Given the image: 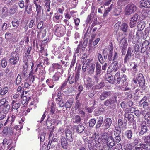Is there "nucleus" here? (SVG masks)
I'll list each match as a JSON object with an SVG mask.
<instances>
[{"instance_id": "obj_50", "label": "nucleus", "mask_w": 150, "mask_h": 150, "mask_svg": "<svg viewBox=\"0 0 150 150\" xmlns=\"http://www.w3.org/2000/svg\"><path fill=\"white\" fill-rule=\"evenodd\" d=\"M56 101L57 102H58V103L59 106L61 107H63L65 105V104L64 102L62 100V99H61L59 100H58V99H56Z\"/></svg>"}, {"instance_id": "obj_45", "label": "nucleus", "mask_w": 150, "mask_h": 150, "mask_svg": "<svg viewBox=\"0 0 150 150\" xmlns=\"http://www.w3.org/2000/svg\"><path fill=\"white\" fill-rule=\"evenodd\" d=\"M132 135V132L131 130H127L125 132V135L128 139H131Z\"/></svg>"}, {"instance_id": "obj_22", "label": "nucleus", "mask_w": 150, "mask_h": 150, "mask_svg": "<svg viewBox=\"0 0 150 150\" xmlns=\"http://www.w3.org/2000/svg\"><path fill=\"white\" fill-rule=\"evenodd\" d=\"M54 137H55V136H54L53 135H52V137H50V138L49 137V138L50 139L51 138H52V141H50L49 142V143L48 144L47 147H49L52 148L53 147V142H57V138H54Z\"/></svg>"}, {"instance_id": "obj_58", "label": "nucleus", "mask_w": 150, "mask_h": 150, "mask_svg": "<svg viewBox=\"0 0 150 150\" xmlns=\"http://www.w3.org/2000/svg\"><path fill=\"white\" fill-rule=\"evenodd\" d=\"M21 80V77L20 75L18 74L16 79V84L17 85L19 84Z\"/></svg>"}, {"instance_id": "obj_25", "label": "nucleus", "mask_w": 150, "mask_h": 150, "mask_svg": "<svg viewBox=\"0 0 150 150\" xmlns=\"http://www.w3.org/2000/svg\"><path fill=\"white\" fill-rule=\"evenodd\" d=\"M62 18V15L57 13L55 14L53 20L56 23H59L61 22Z\"/></svg>"}, {"instance_id": "obj_5", "label": "nucleus", "mask_w": 150, "mask_h": 150, "mask_svg": "<svg viewBox=\"0 0 150 150\" xmlns=\"http://www.w3.org/2000/svg\"><path fill=\"white\" fill-rule=\"evenodd\" d=\"M117 102V97L114 96L110 98L107 100L104 103V104L106 106H109L110 107L113 106L114 105L115 103Z\"/></svg>"}, {"instance_id": "obj_52", "label": "nucleus", "mask_w": 150, "mask_h": 150, "mask_svg": "<svg viewBox=\"0 0 150 150\" xmlns=\"http://www.w3.org/2000/svg\"><path fill=\"white\" fill-rule=\"evenodd\" d=\"M115 136L114 141L116 143H118L121 140V138L120 135L118 134H114Z\"/></svg>"}, {"instance_id": "obj_43", "label": "nucleus", "mask_w": 150, "mask_h": 150, "mask_svg": "<svg viewBox=\"0 0 150 150\" xmlns=\"http://www.w3.org/2000/svg\"><path fill=\"white\" fill-rule=\"evenodd\" d=\"M128 0H119L118 1V4L119 6L121 7L127 3Z\"/></svg>"}, {"instance_id": "obj_47", "label": "nucleus", "mask_w": 150, "mask_h": 150, "mask_svg": "<svg viewBox=\"0 0 150 150\" xmlns=\"http://www.w3.org/2000/svg\"><path fill=\"white\" fill-rule=\"evenodd\" d=\"M6 102V100L5 98H3L0 100V111L2 110L4 107L3 105Z\"/></svg>"}, {"instance_id": "obj_38", "label": "nucleus", "mask_w": 150, "mask_h": 150, "mask_svg": "<svg viewBox=\"0 0 150 150\" xmlns=\"http://www.w3.org/2000/svg\"><path fill=\"white\" fill-rule=\"evenodd\" d=\"M12 25L13 27L17 28L19 25L18 21L17 19H14L12 22Z\"/></svg>"}, {"instance_id": "obj_64", "label": "nucleus", "mask_w": 150, "mask_h": 150, "mask_svg": "<svg viewBox=\"0 0 150 150\" xmlns=\"http://www.w3.org/2000/svg\"><path fill=\"white\" fill-rule=\"evenodd\" d=\"M69 81V83L70 84H72L75 82V78L74 76H72L71 77H69L67 80Z\"/></svg>"}, {"instance_id": "obj_41", "label": "nucleus", "mask_w": 150, "mask_h": 150, "mask_svg": "<svg viewBox=\"0 0 150 150\" xmlns=\"http://www.w3.org/2000/svg\"><path fill=\"white\" fill-rule=\"evenodd\" d=\"M138 65L135 62L133 63V66L132 67V74H135L136 73H137L138 71L137 69Z\"/></svg>"}, {"instance_id": "obj_63", "label": "nucleus", "mask_w": 150, "mask_h": 150, "mask_svg": "<svg viewBox=\"0 0 150 150\" xmlns=\"http://www.w3.org/2000/svg\"><path fill=\"white\" fill-rule=\"evenodd\" d=\"M76 56H74L73 57V58L71 62V64L70 66V68H71L76 63Z\"/></svg>"}, {"instance_id": "obj_18", "label": "nucleus", "mask_w": 150, "mask_h": 150, "mask_svg": "<svg viewBox=\"0 0 150 150\" xmlns=\"http://www.w3.org/2000/svg\"><path fill=\"white\" fill-rule=\"evenodd\" d=\"M145 123L143 122L141 125V130L139 133V135H142L147 131V126L145 125Z\"/></svg>"}, {"instance_id": "obj_13", "label": "nucleus", "mask_w": 150, "mask_h": 150, "mask_svg": "<svg viewBox=\"0 0 150 150\" xmlns=\"http://www.w3.org/2000/svg\"><path fill=\"white\" fill-rule=\"evenodd\" d=\"M95 142L97 146V147H99L102 144H103V142H102L101 140V138H100L98 134L95 133L94 137Z\"/></svg>"}, {"instance_id": "obj_34", "label": "nucleus", "mask_w": 150, "mask_h": 150, "mask_svg": "<svg viewBox=\"0 0 150 150\" xmlns=\"http://www.w3.org/2000/svg\"><path fill=\"white\" fill-rule=\"evenodd\" d=\"M108 138V134L106 133H103L100 137L101 140L102 141V142H103L104 143L107 142Z\"/></svg>"}, {"instance_id": "obj_8", "label": "nucleus", "mask_w": 150, "mask_h": 150, "mask_svg": "<svg viewBox=\"0 0 150 150\" xmlns=\"http://www.w3.org/2000/svg\"><path fill=\"white\" fill-rule=\"evenodd\" d=\"M147 98L145 96L140 101L139 105L140 107L143 106L144 109H147L149 108V104L148 102L146 101Z\"/></svg>"}, {"instance_id": "obj_33", "label": "nucleus", "mask_w": 150, "mask_h": 150, "mask_svg": "<svg viewBox=\"0 0 150 150\" xmlns=\"http://www.w3.org/2000/svg\"><path fill=\"white\" fill-rule=\"evenodd\" d=\"M32 11V6L29 4H27L25 5V11H26L28 14H30Z\"/></svg>"}, {"instance_id": "obj_39", "label": "nucleus", "mask_w": 150, "mask_h": 150, "mask_svg": "<svg viewBox=\"0 0 150 150\" xmlns=\"http://www.w3.org/2000/svg\"><path fill=\"white\" fill-rule=\"evenodd\" d=\"M61 76V74L60 72L56 73L53 77V79L54 81H57Z\"/></svg>"}, {"instance_id": "obj_6", "label": "nucleus", "mask_w": 150, "mask_h": 150, "mask_svg": "<svg viewBox=\"0 0 150 150\" xmlns=\"http://www.w3.org/2000/svg\"><path fill=\"white\" fill-rule=\"evenodd\" d=\"M118 64L117 62L114 61L113 63H111L109 67L108 71L110 72L114 71L115 72L120 68V66L117 65Z\"/></svg>"}, {"instance_id": "obj_10", "label": "nucleus", "mask_w": 150, "mask_h": 150, "mask_svg": "<svg viewBox=\"0 0 150 150\" xmlns=\"http://www.w3.org/2000/svg\"><path fill=\"white\" fill-rule=\"evenodd\" d=\"M19 60V58L18 55L16 54L14 55L12 54L9 61L11 64L15 65L18 62Z\"/></svg>"}, {"instance_id": "obj_54", "label": "nucleus", "mask_w": 150, "mask_h": 150, "mask_svg": "<svg viewBox=\"0 0 150 150\" xmlns=\"http://www.w3.org/2000/svg\"><path fill=\"white\" fill-rule=\"evenodd\" d=\"M144 142L147 144H150V136L145 137L144 139Z\"/></svg>"}, {"instance_id": "obj_32", "label": "nucleus", "mask_w": 150, "mask_h": 150, "mask_svg": "<svg viewBox=\"0 0 150 150\" xmlns=\"http://www.w3.org/2000/svg\"><path fill=\"white\" fill-rule=\"evenodd\" d=\"M85 129V127L82 124H80L78 125L77 127L76 130L78 133H81Z\"/></svg>"}, {"instance_id": "obj_55", "label": "nucleus", "mask_w": 150, "mask_h": 150, "mask_svg": "<svg viewBox=\"0 0 150 150\" xmlns=\"http://www.w3.org/2000/svg\"><path fill=\"white\" fill-rule=\"evenodd\" d=\"M96 123V120L94 119H91L89 122V125L90 127H93Z\"/></svg>"}, {"instance_id": "obj_46", "label": "nucleus", "mask_w": 150, "mask_h": 150, "mask_svg": "<svg viewBox=\"0 0 150 150\" xmlns=\"http://www.w3.org/2000/svg\"><path fill=\"white\" fill-rule=\"evenodd\" d=\"M10 108V105H7L6 107H4L2 108L3 112L4 113H7Z\"/></svg>"}, {"instance_id": "obj_42", "label": "nucleus", "mask_w": 150, "mask_h": 150, "mask_svg": "<svg viewBox=\"0 0 150 150\" xmlns=\"http://www.w3.org/2000/svg\"><path fill=\"white\" fill-rule=\"evenodd\" d=\"M101 66L99 64L97 63L96 64V74L98 75L101 73Z\"/></svg>"}, {"instance_id": "obj_15", "label": "nucleus", "mask_w": 150, "mask_h": 150, "mask_svg": "<svg viewBox=\"0 0 150 150\" xmlns=\"http://www.w3.org/2000/svg\"><path fill=\"white\" fill-rule=\"evenodd\" d=\"M60 142L61 146L63 149H66L68 148V142L64 137H62Z\"/></svg>"}, {"instance_id": "obj_59", "label": "nucleus", "mask_w": 150, "mask_h": 150, "mask_svg": "<svg viewBox=\"0 0 150 150\" xmlns=\"http://www.w3.org/2000/svg\"><path fill=\"white\" fill-rule=\"evenodd\" d=\"M98 58L100 63H103V59L101 54L99 53L98 54Z\"/></svg>"}, {"instance_id": "obj_31", "label": "nucleus", "mask_w": 150, "mask_h": 150, "mask_svg": "<svg viewBox=\"0 0 150 150\" xmlns=\"http://www.w3.org/2000/svg\"><path fill=\"white\" fill-rule=\"evenodd\" d=\"M17 10V6L16 5L14 4L9 10V13L11 14H13L15 13Z\"/></svg>"}, {"instance_id": "obj_51", "label": "nucleus", "mask_w": 150, "mask_h": 150, "mask_svg": "<svg viewBox=\"0 0 150 150\" xmlns=\"http://www.w3.org/2000/svg\"><path fill=\"white\" fill-rule=\"evenodd\" d=\"M71 4L73 7H75L78 3V0H71Z\"/></svg>"}, {"instance_id": "obj_14", "label": "nucleus", "mask_w": 150, "mask_h": 150, "mask_svg": "<svg viewBox=\"0 0 150 150\" xmlns=\"http://www.w3.org/2000/svg\"><path fill=\"white\" fill-rule=\"evenodd\" d=\"M111 95L112 93L111 91H104L100 95V99L101 100H103L108 97L110 96Z\"/></svg>"}, {"instance_id": "obj_36", "label": "nucleus", "mask_w": 150, "mask_h": 150, "mask_svg": "<svg viewBox=\"0 0 150 150\" xmlns=\"http://www.w3.org/2000/svg\"><path fill=\"white\" fill-rule=\"evenodd\" d=\"M121 128L119 127L118 125L116 126L115 127L114 134H118V135H120L121 132Z\"/></svg>"}, {"instance_id": "obj_29", "label": "nucleus", "mask_w": 150, "mask_h": 150, "mask_svg": "<svg viewBox=\"0 0 150 150\" xmlns=\"http://www.w3.org/2000/svg\"><path fill=\"white\" fill-rule=\"evenodd\" d=\"M73 100H74L73 98L69 99L65 103V107L68 108H70L73 103Z\"/></svg>"}, {"instance_id": "obj_61", "label": "nucleus", "mask_w": 150, "mask_h": 150, "mask_svg": "<svg viewBox=\"0 0 150 150\" xmlns=\"http://www.w3.org/2000/svg\"><path fill=\"white\" fill-rule=\"evenodd\" d=\"M7 64V62L5 59H3L1 61V66L3 68L6 67Z\"/></svg>"}, {"instance_id": "obj_21", "label": "nucleus", "mask_w": 150, "mask_h": 150, "mask_svg": "<svg viewBox=\"0 0 150 150\" xmlns=\"http://www.w3.org/2000/svg\"><path fill=\"white\" fill-rule=\"evenodd\" d=\"M88 146L90 150H93L97 147V146L96 144H94L92 140H90L88 142Z\"/></svg>"}, {"instance_id": "obj_27", "label": "nucleus", "mask_w": 150, "mask_h": 150, "mask_svg": "<svg viewBox=\"0 0 150 150\" xmlns=\"http://www.w3.org/2000/svg\"><path fill=\"white\" fill-rule=\"evenodd\" d=\"M128 24L125 23H122L120 26L121 30L124 32H126L128 28Z\"/></svg>"}, {"instance_id": "obj_24", "label": "nucleus", "mask_w": 150, "mask_h": 150, "mask_svg": "<svg viewBox=\"0 0 150 150\" xmlns=\"http://www.w3.org/2000/svg\"><path fill=\"white\" fill-rule=\"evenodd\" d=\"M108 59L110 61H111L112 59V53L113 52V48L112 45L110 46L108 50Z\"/></svg>"}, {"instance_id": "obj_44", "label": "nucleus", "mask_w": 150, "mask_h": 150, "mask_svg": "<svg viewBox=\"0 0 150 150\" xmlns=\"http://www.w3.org/2000/svg\"><path fill=\"white\" fill-rule=\"evenodd\" d=\"M8 90V88L7 87H5L2 89L1 91L0 92V94L1 95H4L7 93Z\"/></svg>"}, {"instance_id": "obj_37", "label": "nucleus", "mask_w": 150, "mask_h": 150, "mask_svg": "<svg viewBox=\"0 0 150 150\" xmlns=\"http://www.w3.org/2000/svg\"><path fill=\"white\" fill-rule=\"evenodd\" d=\"M8 10L7 7L4 6L3 7L1 10V14L4 16H7Z\"/></svg>"}, {"instance_id": "obj_20", "label": "nucleus", "mask_w": 150, "mask_h": 150, "mask_svg": "<svg viewBox=\"0 0 150 150\" xmlns=\"http://www.w3.org/2000/svg\"><path fill=\"white\" fill-rule=\"evenodd\" d=\"M106 80L111 83H114V80L113 79L112 75L110 73L107 74L105 76Z\"/></svg>"}, {"instance_id": "obj_28", "label": "nucleus", "mask_w": 150, "mask_h": 150, "mask_svg": "<svg viewBox=\"0 0 150 150\" xmlns=\"http://www.w3.org/2000/svg\"><path fill=\"white\" fill-rule=\"evenodd\" d=\"M20 103H16L15 100H13L11 103L12 108L14 110H17L20 107Z\"/></svg>"}, {"instance_id": "obj_40", "label": "nucleus", "mask_w": 150, "mask_h": 150, "mask_svg": "<svg viewBox=\"0 0 150 150\" xmlns=\"http://www.w3.org/2000/svg\"><path fill=\"white\" fill-rule=\"evenodd\" d=\"M103 117L100 116L98 118V120L96 125L97 128L99 127L101 125L103 121Z\"/></svg>"}, {"instance_id": "obj_35", "label": "nucleus", "mask_w": 150, "mask_h": 150, "mask_svg": "<svg viewBox=\"0 0 150 150\" xmlns=\"http://www.w3.org/2000/svg\"><path fill=\"white\" fill-rule=\"evenodd\" d=\"M50 2L51 1L50 0H45L44 2L45 5L48 12H49L50 11Z\"/></svg>"}, {"instance_id": "obj_19", "label": "nucleus", "mask_w": 150, "mask_h": 150, "mask_svg": "<svg viewBox=\"0 0 150 150\" xmlns=\"http://www.w3.org/2000/svg\"><path fill=\"white\" fill-rule=\"evenodd\" d=\"M86 79V81L85 82V84L86 88L89 89L92 86L93 84L92 83V79L88 77Z\"/></svg>"}, {"instance_id": "obj_11", "label": "nucleus", "mask_w": 150, "mask_h": 150, "mask_svg": "<svg viewBox=\"0 0 150 150\" xmlns=\"http://www.w3.org/2000/svg\"><path fill=\"white\" fill-rule=\"evenodd\" d=\"M138 17V15L135 14L131 18L130 22V26L131 28H133L135 26Z\"/></svg>"}, {"instance_id": "obj_53", "label": "nucleus", "mask_w": 150, "mask_h": 150, "mask_svg": "<svg viewBox=\"0 0 150 150\" xmlns=\"http://www.w3.org/2000/svg\"><path fill=\"white\" fill-rule=\"evenodd\" d=\"M55 108L53 104H52L50 108V113L49 115H52L55 112Z\"/></svg>"}, {"instance_id": "obj_2", "label": "nucleus", "mask_w": 150, "mask_h": 150, "mask_svg": "<svg viewBox=\"0 0 150 150\" xmlns=\"http://www.w3.org/2000/svg\"><path fill=\"white\" fill-rule=\"evenodd\" d=\"M133 81L135 83L138 84L141 86H144V84L145 80L143 75L141 73L139 74L137 78L133 79Z\"/></svg>"}, {"instance_id": "obj_62", "label": "nucleus", "mask_w": 150, "mask_h": 150, "mask_svg": "<svg viewBox=\"0 0 150 150\" xmlns=\"http://www.w3.org/2000/svg\"><path fill=\"white\" fill-rule=\"evenodd\" d=\"M16 116L14 115H12L10 117H8L6 120V122H8V121L11 120L12 122H13L15 120Z\"/></svg>"}, {"instance_id": "obj_1", "label": "nucleus", "mask_w": 150, "mask_h": 150, "mask_svg": "<svg viewBox=\"0 0 150 150\" xmlns=\"http://www.w3.org/2000/svg\"><path fill=\"white\" fill-rule=\"evenodd\" d=\"M136 10V6L132 4L127 5L125 8V13L127 15H129L134 13Z\"/></svg>"}, {"instance_id": "obj_26", "label": "nucleus", "mask_w": 150, "mask_h": 150, "mask_svg": "<svg viewBox=\"0 0 150 150\" xmlns=\"http://www.w3.org/2000/svg\"><path fill=\"white\" fill-rule=\"evenodd\" d=\"M120 46L122 49H125L127 46V41L125 39H122L120 42Z\"/></svg>"}, {"instance_id": "obj_49", "label": "nucleus", "mask_w": 150, "mask_h": 150, "mask_svg": "<svg viewBox=\"0 0 150 150\" xmlns=\"http://www.w3.org/2000/svg\"><path fill=\"white\" fill-rule=\"evenodd\" d=\"M8 128H9L7 127H4L2 131L3 134L5 135H7L8 134H12V132H8Z\"/></svg>"}, {"instance_id": "obj_9", "label": "nucleus", "mask_w": 150, "mask_h": 150, "mask_svg": "<svg viewBox=\"0 0 150 150\" xmlns=\"http://www.w3.org/2000/svg\"><path fill=\"white\" fill-rule=\"evenodd\" d=\"M65 134L68 141L71 142H73V139L72 137L73 132L68 129H66L65 131Z\"/></svg>"}, {"instance_id": "obj_16", "label": "nucleus", "mask_w": 150, "mask_h": 150, "mask_svg": "<svg viewBox=\"0 0 150 150\" xmlns=\"http://www.w3.org/2000/svg\"><path fill=\"white\" fill-rule=\"evenodd\" d=\"M112 123V120L111 118H106L104 121V128L105 129H107L110 128Z\"/></svg>"}, {"instance_id": "obj_48", "label": "nucleus", "mask_w": 150, "mask_h": 150, "mask_svg": "<svg viewBox=\"0 0 150 150\" xmlns=\"http://www.w3.org/2000/svg\"><path fill=\"white\" fill-rule=\"evenodd\" d=\"M114 11L115 13V15H119L122 11L121 7L119 6L117 8H116Z\"/></svg>"}, {"instance_id": "obj_60", "label": "nucleus", "mask_w": 150, "mask_h": 150, "mask_svg": "<svg viewBox=\"0 0 150 150\" xmlns=\"http://www.w3.org/2000/svg\"><path fill=\"white\" fill-rule=\"evenodd\" d=\"M144 27V25H143V23H140L137 26V28L138 29L140 30H143Z\"/></svg>"}, {"instance_id": "obj_12", "label": "nucleus", "mask_w": 150, "mask_h": 150, "mask_svg": "<svg viewBox=\"0 0 150 150\" xmlns=\"http://www.w3.org/2000/svg\"><path fill=\"white\" fill-rule=\"evenodd\" d=\"M134 53V50L131 47H129L128 48L125 60L127 61L130 59L131 57V56L133 55Z\"/></svg>"}, {"instance_id": "obj_23", "label": "nucleus", "mask_w": 150, "mask_h": 150, "mask_svg": "<svg viewBox=\"0 0 150 150\" xmlns=\"http://www.w3.org/2000/svg\"><path fill=\"white\" fill-rule=\"evenodd\" d=\"M140 5L142 7L150 8V2L147 1L141 0L140 2Z\"/></svg>"}, {"instance_id": "obj_30", "label": "nucleus", "mask_w": 150, "mask_h": 150, "mask_svg": "<svg viewBox=\"0 0 150 150\" xmlns=\"http://www.w3.org/2000/svg\"><path fill=\"white\" fill-rule=\"evenodd\" d=\"M148 43L147 42L144 41L142 44V52L144 53L148 48Z\"/></svg>"}, {"instance_id": "obj_4", "label": "nucleus", "mask_w": 150, "mask_h": 150, "mask_svg": "<svg viewBox=\"0 0 150 150\" xmlns=\"http://www.w3.org/2000/svg\"><path fill=\"white\" fill-rule=\"evenodd\" d=\"M64 132V130L61 128H59L58 130H57L54 127H53L52 130L51 131L49 135V137L53 135L54 136L57 137L58 135H61Z\"/></svg>"}, {"instance_id": "obj_7", "label": "nucleus", "mask_w": 150, "mask_h": 150, "mask_svg": "<svg viewBox=\"0 0 150 150\" xmlns=\"http://www.w3.org/2000/svg\"><path fill=\"white\" fill-rule=\"evenodd\" d=\"M86 62L87 63H89L91 64V66L88 68V71L89 73L92 74L94 72L95 67V64L93 63V61L92 59H87Z\"/></svg>"}, {"instance_id": "obj_57", "label": "nucleus", "mask_w": 150, "mask_h": 150, "mask_svg": "<svg viewBox=\"0 0 150 150\" xmlns=\"http://www.w3.org/2000/svg\"><path fill=\"white\" fill-rule=\"evenodd\" d=\"M118 126L121 128H123L124 127V125L123 124V122L121 119H119L118 120Z\"/></svg>"}, {"instance_id": "obj_3", "label": "nucleus", "mask_w": 150, "mask_h": 150, "mask_svg": "<svg viewBox=\"0 0 150 150\" xmlns=\"http://www.w3.org/2000/svg\"><path fill=\"white\" fill-rule=\"evenodd\" d=\"M65 31V29L63 26L59 25L56 27L55 34L58 37H61L64 34Z\"/></svg>"}, {"instance_id": "obj_56", "label": "nucleus", "mask_w": 150, "mask_h": 150, "mask_svg": "<svg viewBox=\"0 0 150 150\" xmlns=\"http://www.w3.org/2000/svg\"><path fill=\"white\" fill-rule=\"evenodd\" d=\"M24 2L23 0L19 1L18 3V5L21 8H23L24 7Z\"/></svg>"}, {"instance_id": "obj_17", "label": "nucleus", "mask_w": 150, "mask_h": 150, "mask_svg": "<svg viewBox=\"0 0 150 150\" xmlns=\"http://www.w3.org/2000/svg\"><path fill=\"white\" fill-rule=\"evenodd\" d=\"M115 142L111 136H109L108 137L106 143L109 147L111 148L115 144Z\"/></svg>"}]
</instances>
